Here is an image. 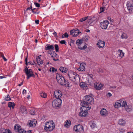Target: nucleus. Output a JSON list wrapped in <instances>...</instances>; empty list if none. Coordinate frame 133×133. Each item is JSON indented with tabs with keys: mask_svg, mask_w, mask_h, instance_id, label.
<instances>
[{
	"mask_svg": "<svg viewBox=\"0 0 133 133\" xmlns=\"http://www.w3.org/2000/svg\"><path fill=\"white\" fill-rule=\"evenodd\" d=\"M54 46L55 49L56 51L57 52H58L59 51V47L58 45L56 44H55Z\"/></svg>",
	"mask_w": 133,
	"mask_h": 133,
	"instance_id": "obj_38",
	"label": "nucleus"
},
{
	"mask_svg": "<svg viewBox=\"0 0 133 133\" xmlns=\"http://www.w3.org/2000/svg\"><path fill=\"white\" fill-rule=\"evenodd\" d=\"M28 63H30V64H31V65H34V64H35V62H34L33 63L32 62H31H31H29Z\"/></svg>",
	"mask_w": 133,
	"mask_h": 133,
	"instance_id": "obj_56",
	"label": "nucleus"
},
{
	"mask_svg": "<svg viewBox=\"0 0 133 133\" xmlns=\"http://www.w3.org/2000/svg\"><path fill=\"white\" fill-rule=\"evenodd\" d=\"M83 42V40L78 39L77 40L76 42V44H81Z\"/></svg>",
	"mask_w": 133,
	"mask_h": 133,
	"instance_id": "obj_29",
	"label": "nucleus"
},
{
	"mask_svg": "<svg viewBox=\"0 0 133 133\" xmlns=\"http://www.w3.org/2000/svg\"><path fill=\"white\" fill-rule=\"evenodd\" d=\"M120 107H125L127 105V103L125 101L121 100L119 101Z\"/></svg>",
	"mask_w": 133,
	"mask_h": 133,
	"instance_id": "obj_16",
	"label": "nucleus"
},
{
	"mask_svg": "<svg viewBox=\"0 0 133 133\" xmlns=\"http://www.w3.org/2000/svg\"><path fill=\"white\" fill-rule=\"evenodd\" d=\"M89 38V37L88 36H85L83 38V40H85L86 42H87Z\"/></svg>",
	"mask_w": 133,
	"mask_h": 133,
	"instance_id": "obj_32",
	"label": "nucleus"
},
{
	"mask_svg": "<svg viewBox=\"0 0 133 133\" xmlns=\"http://www.w3.org/2000/svg\"><path fill=\"white\" fill-rule=\"evenodd\" d=\"M86 106V107H85V108H86H86H87V110H89L90 109V108H91V107H89V106L88 107H87V105H85V106Z\"/></svg>",
	"mask_w": 133,
	"mask_h": 133,
	"instance_id": "obj_49",
	"label": "nucleus"
},
{
	"mask_svg": "<svg viewBox=\"0 0 133 133\" xmlns=\"http://www.w3.org/2000/svg\"><path fill=\"white\" fill-rule=\"evenodd\" d=\"M89 76L92 79H93V76L91 74H90L89 75Z\"/></svg>",
	"mask_w": 133,
	"mask_h": 133,
	"instance_id": "obj_57",
	"label": "nucleus"
},
{
	"mask_svg": "<svg viewBox=\"0 0 133 133\" xmlns=\"http://www.w3.org/2000/svg\"><path fill=\"white\" fill-rule=\"evenodd\" d=\"M2 130H3V131H4L5 133H11V131L9 129H5L3 128H1Z\"/></svg>",
	"mask_w": 133,
	"mask_h": 133,
	"instance_id": "obj_30",
	"label": "nucleus"
},
{
	"mask_svg": "<svg viewBox=\"0 0 133 133\" xmlns=\"http://www.w3.org/2000/svg\"><path fill=\"white\" fill-rule=\"evenodd\" d=\"M105 8V7H101L100 8V10L101 11V12H100V13H101L102 12H103L104 11Z\"/></svg>",
	"mask_w": 133,
	"mask_h": 133,
	"instance_id": "obj_47",
	"label": "nucleus"
},
{
	"mask_svg": "<svg viewBox=\"0 0 133 133\" xmlns=\"http://www.w3.org/2000/svg\"><path fill=\"white\" fill-rule=\"evenodd\" d=\"M37 121L35 119L32 121L29 120L28 121V125L29 127H35Z\"/></svg>",
	"mask_w": 133,
	"mask_h": 133,
	"instance_id": "obj_11",
	"label": "nucleus"
},
{
	"mask_svg": "<svg viewBox=\"0 0 133 133\" xmlns=\"http://www.w3.org/2000/svg\"><path fill=\"white\" fill-rule=\"evenodd\" d=\"M66 42L65 40H62L59 41V43L62 44H65Z\"/></svg>",
	"mask_w": 133,
	"mask_h": 133,
	"instance_id": "obj_45",
	"label": "nucleus"
},
{
	"mask_svg": "<svg viewBox=\"0 0 133 133\" xmlns=\"http://www.w3.org/2000/svg\"><path fill=\"white\" fill-rule=\"evenodd\" d=\"M71 121L69 120L66 121L65 122V123L64 124V126L67 128H69L71 124Z\"/></svg>",
	"mask_w": 133,
	"mask_h": 133,
	"instance_id": "obj_22",
	"label": "nucleus"
},
{
	"mask_svg": "<svg viewBox=\"0 0 133 133\" xmlns=\"http://www.w3.org/2000/svg\"><path fill=\"white\" fill-rule=\"evenodd\" d=\"M114 106L116 108H117L118 107H120L119 102L115 103L114 105Z\"/></svg>",
	"mask_w": 133,
	"mask_h": 133,
	"instance_id": "obj_36",
	"label": "nucleus"
},
{
	"mask_svg": "<svg viewBox=\"0 0 133 133\" xmlns=\"http://www.w3.org/2000/svg\"><path fill=\"white\" fill-rule=\"evenodd\" d=\"M35 8H34V9H32V10H31L32 12H33L34 13H36V12H34V10H35Z\"/></svg>",
	"mask_w": 133,
	"mask_h": 133,
	"instance_id": "obj_59",
	"label": "nucleus"
},
{
	"mask_svg": "<svg viewBox=\"0 0 133 133\" xmlns=\"http://www.w3.org/2000/svg\"><path fill=\"white\" fill-rule=\"evenodd\" d=\"M51 70L53 72H54L55 71H57L56 69H55L53 68L52 67L51 68Z\"/></svg>",
	"mask_w": 133,
	"mask_h": 133,
	"instance_id": "obj_50",
	"label": "nucleus"
},
{
	"mask_svg": "<svg viewBox=\"0 0 133 133\" xmlns=\"http://www.w3.org/2000/svg\"><path fill=\"white\" fill-rule=\"evenodd\" d=\"M126 110L127 112H130L131 111V109L126 108Z\"/></svg>",
	"mask_w": 133,
	"mask_h": 133,
	"instance_id": "obj_53",
	"label": "nucleus"
},
{
	"mask_svg": "<svg viewBox=\"0 0 133 133\" xmlns=\"http://www.w3.org/2000/svg\"><path fill=\"white\" fill-rule=\"evenodd\" d=\"M20 110L22 114H26L27 112L25 107L23 105L21 106V107Z\"/></svg>",
	"mask_w": 133,
	"mask_h": 133,
	"instance_id": "obj_20",
	"label": "nucleus"
},
{
	"mask_svg": "<svg viewBox=\"0 0 133 133\" xmlns=\"http://www.w3.org/2000/svg\"><path fill=\"white\" fill-rule=\"evenodd\" d=\"M74 29H73L72 30H71L70 31V35H72V36L74 37H75L74 36Z\"/></svg>",
	"mask_w": 133,
	"mask_h": 133,
	"instance_id": "obj_41",
	"label": "nucleus"
},
{
	"mask_svg": "<svg viewBox=\"0 0 133 133\" xmlns=\"http://www.w3.org/2000/svg\"><path fill=\"white\" fill-rule=\"evenodd\" d=\"M91 126L92 128H94L96 127V125L94 123H92Z\"/></svg>",
	"mask_w": 133,
	"mask_h": 133,
	"instance_id": "obj_48",
	"label": "nucleus"
},
{
	"mask_svg": "<svg viewBox=\"0 0 133 133\" xmlns=\"http://www.w3.org/2000/svg\"><path fill=\"white\" fill-rule=\"evenodd\" d=\"M53 59L54 61H58L59 60L58 59L57 57H56V58H55L54 57L53 58Z\"/></svg>",
	"mask_w": 133,
	"mask_h": 133,
	"instance_id": "obj_55",
	"label": "nucleus"
},
{
	"mask_svg": "<svg viewBox=\"0 0 133 133\" xmlns=\"http://www.w3.org/2000/svg\"><path fill=\"white\" fill-rule=\"evenodd\" d=\"M24 71L27 76V79H28L31 77H35V75L33 74V72L32 71L31 69H28L26 66V68L24 69Z\"/></svg>",
	"mask_w": 133,
	"mask_h": 133,
	"instance_id": "obj_6",
	"label": "nucleus"
},
{
	"mask_svg": "<svg viewBox=\"0 0 133 133\" xmlns=\"http://www.w3.org/2000/svg\"><path fill=\"white\" fill-rule=\"evenodd\" d=\"M75 42V41L72 40V39H71L70 40V42L72 43H74V42Z\"/></svg>",
	"mask_w": 133,
	"mask_h": 133,
	"instance_id": "obj_61",
	"label": "nucleus"
},
{
	"mask_svg": "<svg viewBox=\"0 0 133 133\" xmlns=\"http://www.w3.org/2000/svg\"><path fill=\"white\" fill-rule=\"evenodd\" d=\"M46 50H52L54 49V46L50 44H47L46 45L45 48Z\"/></svg>",
	"mask_w": 133,
	"mask_h": 133,
	"instance_id": "obj_13",
	"label": "nucleus"
},
{
	"mask_svg": "<svg viewBox=\"0 0 133 133\" xmlns=\"http://www.w3.org/2000/svg\"><path fill=\"white\" fill-rule=\"evenodd\" d=\"M15 131H18V133H25L26 131L23 129L21 128V126L18 125H16L14 126Z\"/></svg>",
	"mask_w": 133,
	"mask_h": 133,
	"instance_id": "obj_8",
	"label": "nucleus"
},
{
	"mask_svg": "<svg viewBox=\"0 0 133 133\" xmlns=\"http://www.w3.org/2000/svg\"><path fill=\"white\" fill-rule=\"evenodd\" d=\"M117 52L119 56L121 58H122L124 56V53L122 52V50L119 49L118 50Z\"/></svg>",
	"mask_w": 133,
	"mask_h": 133,
	"instance_id": "obj_23",
	"label": "nucleus"
},
{
	"mask_svg": "<svg viewBox=\"0 0 133 133\" xmlns=\"http://www.w3.org/2000/svg\"><path fill=\"white\" fill-rule=\"evenodd\" d=\"M74 130L76 132L80 133L83 131V127L81 125L79 124L75 126L74 128Z\"/></svg>",
	"mask_w": 133,
	"mask_h": 133,
	"instance_id": "obj_7",
	"label": "nucleus"
},
{
	"mask_svg": "<svg viewBox=\"0 0 133 133\" xmlns=\"http://www.w3.org/2000/svg\"><path fill=\"white\" fill-rule=\"evenodd\" d=\"M88 18V16H87L83 18H81L79 20V22H82L83 21L86 20Z\"/></svg>",
	"mask_w": 133,
	"mask_h": 133,
	"instance_id": "obj_31",
	"label": "nucleus"
},
{
	"mask_svg": "<svg viewBox=\"0 0 133 133\" xmlns=\"http://www.w3.org/2000/svg\"><path fill=\"white\" fill-rule=\"evenodd\" d=\"M104 1V3H105L106 4L107 3H108L109 2V0H103Z\"/></svg>",
	"mask_w": 133,
	"mask_h": 133,
	"instance_id": "obj_51",
	"label": "nucleus"
},
{
	"mask_svg": "<svg viewBox=\"0 0 133 133\" xmlns=\"http://www.w3.org/2000/svg\"><path fill=\"white\" fill-rule=\"evenodd\" d=\"M112 96V94L110 92H108L107 94V97H110L111 96Z\"/></svg>",
	"mask_w": 133,
	"mask_h": 133,
	"instance_id": "obj_52",
	"label": "nucleus"
},
{
	"mask_svg": "<svg viewBox=\"0 0 133 133\" xmlns=\"http://www.w3.org/2000/svg\"><path fill=\"white\" fill-rule=\"evenodd\" d=\"M62 100L59 98H57L52 102V106L55 108L59 107L61 104Z\"/></svg>",
	"mask_w": 133,
	"mask_h": 133,
	"instance_id": "obj_5",
	"label": "nucleus"
},
{
	"mask_svg": "<svg viewBox=\"0 0 133 133\" xmlns=\"http://www.w3.org/2000/svg\"><path fill=\"white\" fill-rule=\"evenodd\" d=\"M40 96L41 97L44 98H45L46 97V95L43 93H41L40 94Z\"/></svg>",
	"mask_w": 133,
	"mask_h": 133,
	"instance_id": "obj_37",
	"label": "nucleus"
},
{
	"mask_svg": "<svg viewBox=\"0 0 133 133\" xmlns=\"http://www.w3.org/2000/svg\"><path fill=\"white\" fill-rule=\"evenodd\" d=\"M85 64L84 63H81L80 65V67L78 70L79 71H84L85 70V67L84 66Z\"/></svg>",
	"mask_w": 133,
	"mask_h": 133,
	"instance_id": "obj_18",
	"label": "nucleus"
},
{
	"mask_svg": "<svg viewBox=\"0 0 133 133\" xmlns=\"http://www.w3.org/2000/svg\"><path fill=\"white\" fill-rule=\"evenodd\" d=\"M79 85L81 88L83 89H87V87L86 85L84 82H81L79 84Z\"/></svg>",
	"mask_w": 133,
	"mask_h": 133,
	"instance_id": "obj_21",
	"label": "nucleus"
},
{
	"mask_svg": "<svg viewBox=\"0 0 133 133\" xmlns=\"http://www.w3.org/2000/svg\"><path fill=\"white\" fill-rule=\"evenodd\" d=\"M103 86L102 85L99 83H95L94 87L97 89L100 90Z\"/></svg>",
	"mask_w": 133,
	"mask_h": 133,
	"instance_id": "obj_15",
	"label": "nucleus"
},
{
	"mask_svg": "<svg viewBox=\"0 0 133 133\" xmlns=\"http://www.w3.org/2000/svg\"><path fill=\"white\" fill-rule=\"evenodd\" d=\"M0 54L1 55V57L3 58L4 61H7V59L3 55V53L2 52H0Z\"/></svg>",
	"mask_w": 133,
	"mask_h": 133,
	"instance_id": "obj_35",
	"label": "nucleus"
},
{
	"mask_svg": "<svg viewBox=\"0 0 133 133\" xmlns=\"http://www.w3.org/2000/svg\"><path fill=\"white\" fill-rule=\"evenodd\" d=\"M35 113V110H30V113L31 115H34Z\"/></svg>",
	"mask_w": 133,
	"mask_h": 133,
	"instance_id": "obj_43",
	"label": "nucleus"
},
{
	"mask_svg": "<svg viewBox=\"0 0 133 133\" xmlns=\"http://www.w3.org/2000/svg\"><path fill=\"white\" fill-rule=\"evenodd\" d=\"M26 90L25 89H24L22 93L23 94H25L26 93Z\"/></svg>",
	"mask_w": 133,
	"mask_h": 133,
	"instance_id": "obj_58",
	"label": "nucleus"
},
{
	"mask_svg": "<svg viewBox=\"0 0 133 133\" xmlns=\"http://www.w3.org/2000/svg\"><path fill=\"white\" fill-rule=\"evenodd\" d=\"M127 6L129 13L131 14L133 12V6L131 5L130 2H127Z\"/></svg>",
	"mask_w": 133,
	"mask_h": 133,
	"instance_id": "obj_10",
	"label": "nucleus"
},
{
	"mask_svg": "<svg viewBox=\"0 0 133 133\" xmlns=\"http://www.w3.org/2000/svg\"><path fill=\"white\" fill-rule=\"evenodd\" d=\"M34 4L36 7H40V5L38 3L35 2Z\"/></svg>",
	"mask_w": 133,
	"mask_h": 133,
	"instance_id": "obj_46",
	"label": "nucleus"
},
{
	"mask_svg": "<svg viewBox=\"0 0 133 133\" xmlns=\"http://www.w3.org/2000/svg\"><path fill=\"white\" fill-rule=\"evenodd\" d=\"M87 46L86 45H84L83 47L80 48L78 47V48L81 50H84L87 48Z\"/></svg>",
	"mask_w": 133,
	"mask_h": 133,
	"instance_id": "obj_42",
	"label": "nucleus"
},
{
	"mask_svg": "<svg viewBox=\"0 0 133 133\" xmlns=\"http://www.w3.org/2000/svg\"><path fill=\"white\" fill-rule=\"evenodd\" d=\"M69 36L68 35L67 32H65L62 36V38H68Z\"/></svg>",
	"mask_w": 133,
	"mask_h": 133,
	"instance_id": "obj_34",
	"label": "nucleus"
},
{
	"mask_svg": "<svg viewBox=\"0 0 133 133\" xmlns=\"http://www.w3.org/2000/svg\"><path fill=\"white\" fill-rule=\"evenodd\" d=\"M59 70L61 72L63 73H66L67 71V69L66 68H65L64 67H62L60 68Z\"/></svg>",
	"mask_w": 133,
	"mask_h": 133,
	"instance_id": "obj_24",
	"label": "nucleus"
},
{
	"mask_svg": "<svg viewBox=\"0 0 133 133\" xmlns=\"http://www.w3.org/2000/svg\"><path fill=\"white\" fill-rule=\"evenodd\" d=\"M55 97L57 98H59L62 96V94L61 91L59 90L55 91L54 92Z\"/></svg>",
	"mask_w": 133,
	"mask_h": 133,
	"instance_id": "obj_12",
	"label": "nucleus"
},
{
	"mask_svg": "<svg viewBox=\"0 0 133 133\" xmlns=\"http://www.w3.org/2000/svg\"><path fill=\"white\" fill-rule=\"evenodd\" d=\"M69 78L75 84H77L80 82L79 76L75 72H72L68 74Z\"/></svg>",
	"mask_w": 133,
	"mask_h": 133,
	"instance_id": "obj_3",
	"label": "nucleus"
},
{
	"mask_svg": "<svg viewBox=\"0 0 133 133\" xmlns=\"http://www.w3.org/2000/svg\"><path fill=\"white\" fill-rule=\"evenodd\" d=\"M109 23L108 21L106 20L100 23V26L101 28L104 29H106Z\"/></svg>",
	"mask_w": 133,
	"mask_h": 133,
	"instance_id": "obj_9",
	"label": "nucleus"
},
{
	"mask_svg": "<svg viewBox=\"0 0 133 133\" xmlns=\"http://www.w3.org/2000/svg\"><path fill=\"white\" fill-rule=\"evenodd\" d=\"M107 112V111L105 109H102L100 111L101 114L103 116H105L106 113Z\"/></svg>",
	"mask_w": 133,
	"mask_h": 133,
	"instance_id": "obj_26",
	"label": "nucleus"
},
{
	"mask_svg": "<svg viewBox=\"0 0 133 133\" xmlns=\"http://www.w3.org/2000/svg\"><path fill=\"white\" fill-rule=\"evenodd\" d=\"M94 98L90 96L86 95L83 98V102H81V104L83 106L81 108H83L85 107L84 106L88 105V104H94Z\"/></svg>",
	"mask_w": 133,
	"mask_h": 133,
	"instance_id": "obj_1",
	"label": "nucleus"
},
{
	"mask_svg": "<svg viewBox=\"0 0 133 133\" xmlns=\"http://www.w3.org/2000/svg\"><path fill=\"white\" fill-rule=\"evenodd\" d=\"M44 129L45 130L50 131H52L55 127V124L52 121H49L45 124Z\"/></svg>",
	"mask_w": 133,
	"mask_h": 133,
	"instance_id": "obj_4",
	"label": "nucleus"
},
{
	"mask_svg": "<svg viewBox=\"0 0 133 133\" xmlns=\"http://www.w3.org/2000/svg\"><path fill=\"white\" fill-rule=\"evenodd\" d=\"M88 114V112L86 110H82L79 113V115L81 117H85L87 114Z\"/></svg>",
	"mask_w": 133,
	"mask_h": 133,
	"instance_id": "obj_14",
	"label": "nucleus"
},
{
	"mask_svg": "<svg viewBox=\"0 0 133 133\" xmlns=\"http://www.w3.org/2000/svg\"><path fill=\"white\" fill-rule=\"evenodd\" d=\"M121 37L122 38L127 39L128 38V36L125 33H123L121 36Z\"/></svg>",
	"mask_w": 133,
	"mask_h": 133,
	"instance_id": "obj_33",
	"label": "nucleus"
},
{
	"mask_svg": "<svg viewBox=\"0 0 133 133\" xmlns=\"http://www.w3.org/2000/svg\"><path fill=\"white\" fill-rule=\"evenodd\" d=\"M35 22L36 24H38L39 23V20H36L35 21Z\"/></svg>",
	"mask_w": 133,
	"mask_h": 133,
	"instance_id": "obj_54",
	"label": "nucleus"
},
{
	"mask_svg": "<svg viewBox=\"0 0 133 133\" xmlns=\"http://www.w3.org/2000/svg\"><path fill=\"white\" fill-rule=\"evenodd\" d=\"M50 55L53 58H54V57H57L58 56V55L55 53L54 54H52V53H51Z\"/></svg>",
	"mask_w": 133,
	"mask_h": 133,
	"instance_id": "obj_40",
	"label": "nucleus"
},
{
	"mask_svg": "<svg viewBox=\"0 0 133 133\" xmlns=\"http://www.w3.org/2000/svg\"><path fill=\"white\" fill-rule=\"evenodd\" d=\"M23 84V81H22L20 84H18L19 86H21V85H22Z\"/></svg>",
	"mask_w": 133,
	"mask_h": 133,
	"instance_id": "obj_62",
	"label": "nucleus"
},
{
	"mask_svg": "<svg viewBox=\"0 0 133 133\" xmlns=\"http://www.w3.org/2000/svg\"><path fill=\"white\" fill-rule=\"evenodd\" d=\"M118 123L121 125L124 126L125 125V122L122 119L119 120L118 121Z\"/></svg>",
	"mask_w": 133,
	"mask_h": 133,
	"instance_id": "obj_25",
	"label": "nucleus"
},
{
	"mask_svg": "<svg viewBox=\"0 0 133 133\" xmlns=\"http://www.w3.org/2000/svg\"><path fill=\"white\" fill-rule=\"evenodd\" d=\"M36 60L39 66H41L43 64V61L41 60V57L39 56L36 58Z\"/></svg>",
	"mask_w": 133,
	"mask_h": 133,
	"instance_id": "obj_17",
	"label": "nucleus"
},
{
	"mask_svg": "<svg viewBox=\"0 0 133 133\" xmlns=\"http://www.w3.org/2000/svg\"><path fill=\"white\" fill-rule=\"evenodd\" d=\"M74 35L75 37L77 36L81 32H80L79 30L78 29H77L76 30L74 29Z\"/></svg>",
	"mask_w": 133,
	"mask_h": 133,
	"instance_id": "obj_27",
	"label": "nucleus"
},
{
	"mask_svg": "<svg viewBox=\"0 0 133 133\" xmlns=\"http://www.w3.org/2000/svg\"><path fill=\"white\" fill-rule=\"evenodd\" d=\"M8 107L9 108L12 107V109H14L15 105V103L14 102H9L8 103Z\"/></svg>",
	"mask_w": 133,
	"mask_h": 133,
	"instance_id": "obj_28",
	"label": "nucleus"
},
{
	"mask_svg": "<svg viewBox=\"0 0 133 133\" xmlns=\"http://www.w3.org/2000/svg\"><path fill=\"white\" fill-rule=\"evenodd\" d=\"M56 76L57 82L61 85L69 87L70 85L69 82L68 81V80H65L61 75L56 74Z\"/></svg>",
	"mask_w": 133,
	"mask_h": 133,
	"instance_id": "obj_2",
	"label": "nucleus"
},
{
	"mask_svg": "<svg viewBox=\"0 0 133 133\" xmlns=\"http://www.w3.org/2000/svg\"><path fill=\"white\" fill-rule=\"evenodd\" d=\"M1 133H5V132L4 131H3V130H2V129H1Z\"/></svg>",
	"mask_w": 133,
	"mask_h": 133,
	"instance_id": "obj_63",
	"label": "nucleus"
},
{
	"mask_svg": "<svg viewBox=\"0 0 133 133\" xmlns=\"http://www.w3.org/2000/svg\"><path fill=\"white\" fill-rule=\"evenodd\" d=\"M92 18H90V19H88V22L90 24L92 22Z\"/></svg>",
	"mask_w": 133,
	"mask_h": 133,
	"instance_id": "obj_44",
	"label": "nucleus"
},
{
	"mask_svg": "<svg viewBox=\"0 0 133 133\" xmlns=\"http://www.w3.org/2000/svg\"><path fill=\"white\" fill-rule=\"evenodd\" d=\"M85 31L87 32H90V30L89 29H86Z\"/></svg>",
	"mask_w": 133,
	"mask_h": 133,
	"instance_id": "obj_64",
	"label": "nucleus"
},
{
	"mask_svg": "<svg viewBox=\"0 0 133 133\" xmlns=\"http://www.w3.org/2000/svg\"><path fill=\"white\" fill-rule=\"evenodd\" d=\"M4 100L6 101H8L11 100V99L9 96L8 95L7 97L4 99Z\"/></svg>",
	"mask_w": 133,
	"mask_h": 133,
	"instance_id": "obj_39",
	"label": "nucleus"
},
{
	"mask_svg": "<svg viewBox=\"0 0 133 133\" xmlns=\"http://www.w3.org/2000/svg\"><path fill=\"white\" fill-rule=\"evenodd\" d=\"M53 34L55 36H56L57 35V33L55 31L53 33Z\"/></svg>",
	"mask_w": 133,
	"mask_h": 133,
	"instance_id": "obj_60",
	"label": "nucleus"
},
{
	"mask_svg": "<svg viewBox=\"0 0 133 133\" xmlns=\"http://www.w3.org/2000/svg\"><path fill=\"white\" fill-rule=\"evenodd\" d=\"M105 42L103 41H100L97 43V45L99 48H103L104 46Z\"/></svg>",
	"mask_w": 133,
	"mask_h": 133,
	"instance_id": "obj_19",
	"label": "nucleus"
}]
</instances>
